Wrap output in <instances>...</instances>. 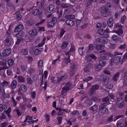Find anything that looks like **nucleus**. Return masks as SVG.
<instances>
[{
    "instance_id": "f257e3e1",
    "label": "nucleus",
    "mask_w": 127,
    "mask_h": 127,
    "mask_svg": "<svg viewBox=\"0 0 127 127\" xmlns=\"http://www.w3.org/2000/svg\"><path fill=\"white\" fill-rule=\"evenodd\" d=\"M32 14L34 15H38L39 18H41L43 16L42 12L41 9H37L36 7L33 8Z\"/></svg>"
},
{
    "instance_id": "f03ea898",
    "label": "nucleus",
    "mask_w": 127,
    "mask_h": 127,
    "mask_svg": "<svg viewBox=\"0 0 127 127\" xmlns=\"http://www.w3.org/2000/svg\"><path fill=\"white\" fill-rule=\"evenodd\" d=\"M11 52V50L10 49H7L4 50L2 53V54L0 56V58L1 57L3 56L4 57H6L8 56Z\"/></svg>"
},
{
    "instance_id": "7ed1b4c3",
    "label": "nucleus",
    "mask_w": 127,
    "mask_h": 127,
    "mask_svg": "<svg viewBox=\"0 0 127 127\" xmlns=\"http://www.w3.org/2000/svg\"><path fill=\"white\" fill-rule=\"evenodd\" d=\"M12 40L11 37L8 36L6 37L4 40V44L6 46H9L11 45Z\"/></svg>"
},
{
    "instance_id": "20e7f679",
    "label": "nucleus",
    "mask_w": 127,
    "mask_h": 127,
    "mask_svg": "<svg viewBox=\"0 0 127 127\" xmlns=\"http://www.w3.org/2000/svg\"><path fill=\"white\" fill-rule=\"evenodd\" d=\"M108 112L107 109L104 106L101 107L99 110V114L100 115L107 114Z\"/></svg>"
},
{
    "instance_id": "39448f33",
    "label": "nucleus",
    "mask_w": 127,
    "mask_h": 127,
    "mask_svg": "<svg viewBox=\"0 0 127 127\" xmlns=\"http://www.w3.org/2000/svg\"><path fill=\"white\" fill-rule=\"evenodd\" d=\"M116 27H118L120 28L118 31H113V32H115L118 34L119 35H120L121 34H122L123 33V31L122 29L121 28L122 27V25H119L118 24H116L115 25Z\"/></svg>"
},
{
    "instance_id": "423d86ee",
    "label": "nucleus",
    "mask_w": 127,
    "mask_h": 127,
    "mask_svg": "<svg viewBox=\"0 0 127 127\" xmlns=\"http://www.w3.org/2000/svg\"><path fill=\"white\" fill-rule=\"evenodd\" d=\"M99 88V86L98 85H95L92 87L89 91V93L90 95H92L95 93V90L98 89Z\"/></svg>"
},
{
    "instance_id": "0eeeda50",
    "label": "nucleus",
    "mask_w": 127,
    "mask_h": 127,
    "mask_svg": "<svg viewBox=\"0 0 127 127\" xmlns=\"http://www.w3.org/2000/svg\"><path fill=\"white\" fill-rule=\"evenodd\" d=\"M121 60V58L119 57H118L115 60L114 59H112L111 60V64L112 65L113 63L116 64H119Z\"/></svg>"
},
{
    "instance_id": "6e6552de",
    "label": "nucleus",
    "mask_w": 127,
    "mask_h": 127,
    "mask_svg": "<svg viewBox=\"0 0 127 127\" xmlns=\"http://www.w3.org/2000/svg\"><path fill=\"white\" fill-rule=\"evenodd\" d=\"M70 53L69 52H67L65 53L66 58H64V60L65 63L67 64L70 62Z\"/></svg>"
},
{
    "instance_id": "1a4fd4ad",
    "label": "nucleus",
    "mask_w": 127,
    "mask_h": 127,
    "mask_svg": "<svg viewBox=\"0 0 127 127\" xmlns=\"http://www.w3.org/2000/svg\"><path fill=\"white\" fill-rule=\"evenodd\" d=\"M120 117L121 116H118L115 117L114 115H112L108 118V121L109 122H112L113 121H115Z\"/></svg>"
},
{
    "instance_id": "9d476101",
    "label": "nucleus",
    "mask_w": 127,
    "mask_h": 127,
    "mask_svg": "<svg viewBox=\"0 0 127 127\" xmlns=\"http://www.w3.org/2000/svg\"><path fill=\"white\" fill-rule=\"evenodd\" d=\"M107 56L111 57L113 56V55L110 53L106 54L105 52L103 51L101 52L100 56L102 58H105L107 57Z\"/></svg>"
},
{
    "instance_id": "9b49d317",
    "label": "nucleus",
    "mask_w": 127,
    "mask_h": 127,
    "mask_svg": "<svg viewBox=\"0 0 127 127\" xmlns=\"http://www.w3.org/2000/svg\"><path fill=\"white\" fill-rule=\"evenodd\" d=\"M105 64L106 62L105 61H100L99 62V65L98 66V68H96V70L97 71H98L100 70L101 69V67H100V66L104 67L105 65Z\"/></svg>"
},
{
    "instance_id": "f8f14e48",
    "label": "nucleus",
    "mask_w": 127,
    "mask_h": 127,
    "mask_svg": "<svg viewBox=\"0 0 127 127\" xmlns=\"http://www.w3.org/2000/svg\"><path fill=\"white\" fill-rule=\"evenodd\" d=\"M124 95V93H122L121 94V95H120V97H118L117 98V104L120 106L121 105H122V96L123 95Z\"/></svg>"
},
{
    "instance_id": "ddd939ff",
    "label": "nucleus",
    "mask_w": 127,
    "mask_h": 127,
    "mask_svg": "<svg viewBox=\"0 0 127 127\" xmlns=\"http://www.w3.org/2000/svg\"><path fill=\"white\" fill-rule=\"evenodd\" d=\"M24 29V26L20 24L16 27L15 28L14 32H17L19 31L22 30Z\"/></svg>"
},
{
    "instance_id": "4468645a",
    "label": "nucleus",
    "mask_w": 127,
    "mask_h": 127,
    "mask_svg": "<svg viewBox=\"0 0 127 127\" xmlns=\"http://www.w3.org/2000/svg\"><path fill=\"white\" fill-rule=\"evenodd\" d=\"M101 14L104 17H107L109 15V12L108 10L107 9L105 8L101 10Z\"/></svg>"
},
{
    "instance_id": "2eb2a0df",
    "label": "nucleus",
    "mask_w": 127,
    "mask_h": 127,
    "mask_svg": "<svg viewBox=\"0 0 127 127\" xmlns=\"http://www.w3.org/2000/svg\"><path fill=\"white\" fill-rule=\"evenodd\" d=\"M29 34L32 37H34L37 35V31L36 29H34L32 30L31 31L29 32Z\"/></svg>"
},
{
    "instance_id": "dca6fc26",
    "label": "nucleus",
    "mask_w": 127,
    "mask_h": 127,
    "mask_svg": "<svg viewBox=\"0 0 127 127\" xmlns=\"http://www.w3.org/2000/svg\"><path fill=\"white\" fill-rule=\"evenodd\" d=\"M56 110H59V112L58 113V115H62L63 114H65V112L67 113V112L65 109H62L59 108H56Z\"/></svg>"
},
{
    "instance_id": "f3484780",
    "label": "nucleus",
    "mask_w": 127,
    "mask_h": 127,
    "mask_svg": "<svg viewBox=\"0 0 127 127\" xmlns=\"http://www.w3.org/2000/svg\"><path fill=\"white\" fill-rule=\"evenodd\" d=\"M0 66V70H2L6 69L8 68V67L6 65V62L2 63Z\"/></svg>"
},
{
    "instance_id": "a211bd4d",
    "label": "nucleus",
    "mask_w": 127,
    "mask_h": 127,
    "mask_svg": "<svg viewBox=\"0 0 127 127\" xmlns=\"http://www.w3.org/2000/svg\"><path fill=\"white\" fill-rule=\"evenodd\" d=\"M51 82L55 83H59V81L58 80V78L52 77L51 78Z\"/></svg>"
},
{
    "instance_id": "6ab92c4d",
    "label": "nucleus",
    "mask_w": 127,
    "mask_h": 127,
    "mask_svg": "<svg viewBox=\"0 0 127 127\" xmlns=\"http://www.w3.org/2000/svg\"><path fill=\"white\" fill-rule=\"evenodd\" d=\"M63 87L68 91L72 88L71 84L70 82H68L65 84Z\"/></svg>"
},
{
    "instance_id": "aec40b11",
    "label": "nucleus",
    "mask_w": 127,
    "mask_h": 127,
    "mask_svg": "<svg viewBox=\"0 0 127 127\" xmlns=\"http://www.w3.org/2000/svg\"><path fill=\"white\" fill-rule=\"evenodd\" d=\"M20 52L21 54L24 56L28 55V50L27 48L21 49Z\"/></svg>"
},
{
    "instance_id": "412c9836",
    "label": "nucleus",
    "mask_w": 127,
    "mask_h": 127,
    "mask_svg": "<svg viewBox=\"0 0 127 127\" xmlns=\"http://www.w3.org/2000/svg\"><path fill=\"white\" fill-rule=\"evenodd\" d=\"M17 82L15 80H13L12 82L10 87L12 89H15L17 85Z\"/></svg>"
},
{
    "instance_id": "4be33fe9",
    "label": "nucleus",
    "mask_w": 127,
    "mask_h": 127,
    "mask_svg": "<svg viewBox=\"0 0 127 127\" xmlns=\"http://www.w3.org/2000/svg\"><path fill=\"white\" fill-rule=\"evenodd\" d=\"M107 24L109 27H111L113 26V21L112 18H110L107 22Z\"/></svg>"
},
{
    "instance_id": "5701e85b",
    "label": "nucleus",
    "mask_w": 127,
    "mask_h": 127,
    "mask_svg": "<svg viewBox=\"0 0 127 127\" xmlns=\"http://www.w3.org/2000/svg\"><path fill=\"white\" fill-rule=\"evenodd\" d=\"M66 22L67 25L71 26H73L74 25V23L73 21L70 19L67 20Z\"/></svg>"
},
{
    "instance_id": "b1692460",
    "label": "nucleus",
    "mask_w": 127,
    "mask_h": 127,
    "mask_svg": "<svg viewBox=\"0 0 127 127\" xmlns=\"http://www.w3.org/2000/svg\"><path fill=\"white\" fill-rule=\"evenodd\" d=\"M54 9V6L53 5H49L47 8V11L49 12H52Z\"/></svg>"
},
{
    "instance_id": "393cba45",
    "label": "nucleus",
    "mask_w": 127,
    "mask_h": 127,
    "mask_svg": "<svg viewBox=\"0 0 127 127\" xmlns=\"http://www.w3.org/2000/svg\"><path fill=\"white\" fill-rule=\"evenodd\" d=\"M69 44L68 42L64 41L61 46V48L63 49H65Z\"/></svg>"
},
{
    "instance_id": "a878e982",
    "label": "nucleus",
    "mask_w": 127,
    "mask_h": 127,
    "mask_svg": "<svg viewBox=\"0 0 127 127\" xmlns=\"http://www.w3.org/2000/svg\"><path fill=\"white\" fill-rule=\"evenodd\" d=\"M20 90L23 92H25L27 91V88L25 85H22L20 86Z\"/></svg>"
},
{
    "instance_id": "bb28decb",
    "label": "nucleus",
    "mask_w": 127,
    "mask_h": 127,
    "mask_svg": "<svg viewBox=\"0 0 127 127\" xmlns=\"http://www.w3.org/2000/svg\"><path fill=\"white\" fill-rule=\"evenodd\" d=\"M38 67V68L42 69L43 67V63L42 60H40L37 63Z\"/></svg>"
},
{
    "instance_id": "cd10ccee",
    "label": "nucleus",
    "mask_w": 127,
    "mask_h": 127,
    "mask_svg": "<svg viewBox=\"0 0 127 127\" xmlns=\"http://www.w3.org/2000/svg\"><path fill=\"white\" fill-rule=\"evenodd\" d=\"M85 58L86 59H87L88 60H90L91 58L94 60L95 59L96 57L94 55L92 54L90 56L89 55L87 56Z\"/></svg>"
},
{
    "instance_id": "c85d7f7f",
    "label": "nucleus",
    "mask_w": 127,
    "mask_h": 127,
    "mask_svg": "<svg viewBox=\"0 0 127 127\" xmlns=\"http://www.w3.org/2000/svg\"><path fill=\"white\" fill-rule=\"evenodd\" d=\"M58 78L60 82L61 81L66 79L67 78V76L65 74H64L61 77H59Z\"/></svg>"
},
{
    "instance_id": "c756f323",
    "label": "nucleus",
    "mask_w": 127,
    "mask_h": 127,
    "mask_svg": "<svg viewBox=\"0 0 127 127\" xmlns=\"http://www.w3.org/2000/svg\"><path fill=\"white\" fill-rule=\"evenodd\" d=\"M97 0H88L87 2L86 5L88 6L91 4H94L95 2H96Z\"/></svg>"
},
{
    "instance_id": "7c9ffc66",
    "label": "nucleus",
    "mask_w": 127,
    "mask_h": 127,
    "mask_svg": "<svg viewBox=\"0 0 127 127\" xmlns=\"http://www.w3.org/2000/svg\"><path fill=\"white\" fill-rule=\"evenodd\" d=\"M103 82L104 84L106 85L109 82V78L108 77L105 76L104 77L103 79Z\"/></svg>"
},
{
    "instance_id": "2f4dec72",
    "label": "nucleus",
    "mask_w": 127,
    "mask_h": 127,
    "mask_svg": "<svg viewBox=\"0 0 127 127\" xmlns=\"http://www.w3.org/2000/svg\"><path fill=\"white\" fill-rule=\"evenodd\" d=\"M94 49V46L93 45L90 44L88 46V51L87 53H88L92 51Z\"/></svg>"
},
{
    "instance_id": "473e14b6",
    "label": "nucleus",
    "mask_w": 127,
    "mask_h": 127,
    "mask_svg": "<svg viewBox=\"0 0 127 127\" xmlns=\"http://www.w3.org/2000/svg\"><path fill=\"white\" fill-rule=\"evenodd\" d=\"M32 116H26L25 120L24 121V122H26L28 123V122L32 121Z\"/></svg>"
},
{
    "instance_id": "72a5a7b5",
    "label": "nucleus",
    "mask_w": 127,
    "mask_h": 127,
    "mask_svg": "<svg viewBox=\"0 0 127 127\" xmlns=\"http://www.w3.org/2000/svg\"><path fill=\"white\" fill-rule=\"evenodd\" d=\"M119 73L117 72L114 75L113 77V80L115 81H117L119 78Z\"/></svg>"
},
{
    "instance_id": "f704fd0d",
    "label": "nucleus",
    "mask_w": 127,
    "mask_h": 127,
    "mask_svg": "<svg viewBox=\"0 0 127 127\" xmlns=\"http://www.w3.org/2000/svg\"><path fill=\"white\" fill-rule=\"evenodd\" d=\"M18 81L19 82H24L25 81L24 77L22 76H18Z\"/></svg>"
},
{
    "instance_id": "c9c22d12",
    "label": "nucleus",
    "mask_w": 127,
    "mask_h": 127,
    "mask_svg": "<svg viewBox=\"0 0 127 127\" xmlns=\"http://www.w3.org/2000/svg\"><path fill=\"white\" fill-rule=\"evenodd\" d=\"M65 18L66 19H74L75 18V16L73 15L70 14L66 15L65 16Z\"/></svg>"
},
{
    "instance_id": "e433bc0d",
    "label": "nucleus",
    "mask_w": 127,
    "mask_h": 127,
    "mask_svg": "<svg viewBox=\"0 0 127 127\" xmlns=\"http://www.w3.org/2000/svg\"><path fill=\"white\" fill-rule=\"evenodd\" d=\"M16 18L18 20H20L22 18V16L20 14L19 12L17 11L16 13Z\"/></svg>"
},
{
    "instance_id": "4c0bfd02",
    "label": "nucleus",
    "mask_w": 127,
    "mask_h": 127,
    "mask_svg": "<svg viewBox=\"0 0 127 127\" xmlns=\"http://www.w3.org/2000/svg\"><path fill=\"white\" fill-rule=\"evenodd\" d=\"M104 48V46L102 45H96V48L98 50H101L103 49Z\"/></svg>"
},
{
    "instance_id": "58836bf2",
    "label": "nucleus",
    "mask_w": 127,
    "mask_h": 127,
    "mask_svg": "<svg viewBox=\"0 0 127 127\" xmlns=\"http://www.w3.org/2000/svg\"><path fill=\"white\" fill-rule=\"evenodd\" d=\"M97 106L96 105H94L90 108V109L92 111H96L97 110Z\"/></svg>"
},
{
    "instance_id": "ea45409f",
    "label": "nucleus",
    "mask_w": 127,
    "mask_h": 127,
    "mask_svg": "<svg viewBox=\"0 0 127 127\" xmlns=\"http://www.w3.org/2000/svg\"><path fill=\"white\" fill-rule=\"evenodd\" d=\"M14 64V61L12 59H9L8 62V64L10 66H12Z\"/></svg>"
},
{
    "instance_id": "a19ab883",
    "label": "nucleus",
    "mask_w": 127,
    "mask_h": 127,
    "mask_svg": "<svg viewBox=\"0 0 127 127\" xmlns=\"http://www.w3.org/2000/svg\"><path fill=\"white\" fill-rule=\"evenodd\" d=\"M84 47H82L79 48V51L80 54L82 55L84 53V51L83 50Z\"/></svg>"
},
{
    "instance_id": "79ce46f5",
    "label": "nucleus",
    "mask_w": 127,
    "mask_h": 127,
    "mask_svg": "<svg viewBox=\"0 0 127 127\" xmlns=\"http://www.w3.org/2000/svg\"><path fill=\"white\" fill-rule=\"evenodd\" d=\"M60 61V57L58 56L57 58L56 59L53 60L52 62V64H55L56 63L59 62Z\"/></svg>"
},
{
    "instance_id": "37998d69",
    "label": "nucleus",
    "mask_w": 127,
    "mask_h": 127,
    "mask_svg": "<svg viewBox=\"0 0 127 127\" xmlns=\"http://www.w3.org/2000/svg\"><path fill=\"white\" fill-rule=\"evenodd\" d=\"M7 108V106L4 104H0V109L2 110L6 109Z\"/></svg>"
},
{
    "instance_id": "c03bdc74",
    "label": "nucleus",
    "mask_w": 127,
    "mask_h": 127,
    "mask_svg": "<svg viewBox=\"0 0 127 127\" xmlns=\"http://www.w3.org/2000/svg\"><path fill=\"white\" fill-rule=\"evenodd\" d=\"M117 127H123L124 126L123 123L118 122L117 124Z\"/></svg>"
},
{
    "instance_id": "a18cd8bd",
    "label": "nucleus",
    "mask_w": 127,
    "mask_h": 127,
    "mask_svg": "<svg viewBox=\"0 0 127 127\" xmlns=\"http://www.w3.org/2000/svg\"><path fill=\"white\" fill-rule=\"evenodd\" d=\"M55 24L52 21H51L48 23L47 25L49 27H51L54 26Z\"/></svg>"
},
{
    "instance_id": "49530a36",
    "label": "nucleus",
    "mask_w": 127,
    "mask_h": 127,
    "mask_svg": "<svg viewBox=\"0 0 127 127\" xmlns=\"http://www.w3.org/2000/svg\"><path fill=\"white\" fill-rule=\"evenodd\" d=\"M9 83V82L5 81H4L2 84L3 87H5L7 86Z\"/></svg>"
},
{
    "instance_id": "de8ad7c7",
    "label": "nucleus",
    "mask_w": 127,
    "mask_h": 127,
    "mask_svg": "<svg viewBox=\"0 0 127 127\" xmlns=\"http://www.w3.org/2000/svg\"><path fill=\"white\" fill-rule=\"evenodd\" d=\"M46 40V39L45 38H44L42 40V43L38 45V46L39 47L42 46L45 44V41Z\"/></svg>"
},
{
    "instance_id": "09e8293b",
    "label": "nucleus",
    "mask_w": 127,
    "mask_h": 127,
    "mask_svg": "<svg viewBox=\"0 0 127 127\" xmlns=\"http://www.w3.org/2000/svg\"><path fill=\"white\" fill-rule=\"evenodd\" d=\"M68 91V90L63 87L61 91V94L62 95H64L67 93Z\"/></svg>"
},
{
    "instance_id": "8fccbe9b",
    "label": "nucleus",
    "mask_w": 127,
    "mask_h": 127,
    "mask_svg": "<svg viewBox=\"0 0 127 127\" xmlns=\"http://www.w3.org/2000/svg\"><path fill=\"white\" fill-rule=\"evenodd\" d=\"M70 4L66 3H62L61 5V6L62 7L64 8H67L69 6Z\"/></svg>"
},
{
    "instance_id": "3c124183",
    "label": "nucleus",
    "mask_w": 127,
    "mask_h": 127,
    "mask_svg": "<svg viewBox=\"0 0 127 127\" xmlns=\"http://www.w3.org/2000/svg\"><path fill=\"white\" fill-rule=\"evenodd\" d=\"M31 96L33 98H34L36 95V93L35 91L32 92L31 94Z\"/></svg>"
},
{
    "instance_id": "603ef678",
    "label": "nucleus",
    "mask_w": 127,
    "mask_h": 127,
    "mask_svg": "<svg viewBox=\"0 0 127 127\" xmlns=\"http://www.w3.org/2000/svg\"><path fill=\"white\" fill-rule=\"evenodd\" d=\"M71 116H73L75 115H78L79 114V112L77 110H75L73 112L71 113Z\"/></svg>"
},
{
    "instance_id": "864d4df0",
    "label": "nucleus",
    "mask_w": 127,
    "mask_h": 127,
    "mask_svg": "<svg viewBox=\"0 0 127 127\" xmlns=\"http://www.w3.org/2000/svg\"><path fill=\"white\" fill-rule=\"evenodd\" d=\"M91 67H86L84 69V71L85 72H89L91 69Z\"/></svg>"
},
{
    "instance_id": "5fc2aeb1",
    "label": "nucleus",
    "mask_w": 127,
    "mask_h": 127,
    "mask_svg": "<svg viewBox=\"0 0 127 127\" xmlns=\"http://www.w3.org/2000/svg\"><path fill=\"white\" fill-rule=\"evenodd\" d=\"M126 17L125 15L123 16L121 18V22L122 24H123L125 20L126 19Z\"/></svg>"
},
{
    "instance_id": "6e6d98bb",
    "label": "nucleus",
    "mask_w": 127,
    "mask_h": 127,
    "mask_svg": "<svg viewBox=\"0 0 127 127\" xmlns=\"http://www.w3.org/2000/svg\"><path fill=\"white\" fill-rule=\"evenodd\" d=\"M93 78L92 77H87V78L83 80V81L85 82H88V81H90Z\"/></svg>"
},
{
    "instance_id": "4d7b16f0",
    "label": "nucleus",
    "mask_w": 127,
    "mask_h": 127,
    "mask_svg": "<svg viewBox=\"0 0 127 127\" xmlns=\"http://www.w3.org/2000/svg\"><path fill=\"white\" fill-rule=\"evenodd\" d=\"M23 34L22 32H20L17 33L16 35V37H21L22 36Z\"/></svg>"
},
{
    "instance_id": "13d9d810",
    "label": "nucleus",
    "mask_w": 127,
    "mask_h": 127,
    "mask_svg": "<svg viewBox=\"0 0 127 127\" xmlns=\"http://www.w3.org/2000/svg\"><path fill=\"white\" fill-rule=\"evenodd\" d=\"M58 120V122L59 124H60L62 122V117L61 116L58 117L57 118Z\"/></svg>"
},
{
    "instance_id": "bf43d9fd",
    "label": "nucleus",
    "mask_w": 127,
    "mask_h": 127,
    "mask_svg": "<svg viewBox=\"0 0 127 127\" xmlns=\"http://www.w3.org/2000/svg\"><path fill=\"white\" fill-rule=\"evenodd\" d=\"M11 101L14 104V105L15 106L17 104L14 98L13 97H11Z\"/></svg>"
},
{
    "instance_id": "052dcab7",
    "label": "nucleus",
    "mask_w": 127,
    "mask_h": 127,
    "mask_svg": "<svg viewBox=\"0 0 127 127\" xmlns=\"http://www.w3.org/2000/svg\"><path fill=\"white\" fill-rule=\"evenodd\" d=\"M27 83L29 84H31L32 83V81L30 78H28L27 79Z\"/></svg>"
},
{
    "instance_id": "680f3d73",
    "label": "nucleus",
    "mask_w": 127,
    "mask_h": 127,
    "mask_svg": "<svg viewBox=\"0 0 127 127\" xmlns=\"http://www.w3.org/2000/svg\"><path fill=\"white\" fill-rule=\"evenodd\" d=\"M39 1H38L37 2V4H38V5H39V3L40 4V5H42V4L44 3L45 2V0H39Z\"/></svg>"
},
{
    "instance_id": "e2e57ef3",
    "label": "nucleus",
    "mask_w": 127,
    "mask_h": 127,
    "mask_svg": "<svg viewBox=\"0 0 127 127\" xmlns=\"http://www.w3.org/2000/svg\"><path fill=\"white\" fill-rule=\"evenodd\" d=\"M43 84V82H42L41 84V85H40V87L41 88L42 87H43V88L44 89V90H45L46 89V87L47 86V83L46 82L44 83V86H42V85Z\"/></svg>"
},
{
    "instance_id": "0e129e2a",
    "label": "nucleus",
    "mask_w": 127,
    "mask_h": 127,
    "mask_svg": "<svg viewBox=\"0 0 127 127\" xmlns=\"http://www.w3.org/2000/svg\"><path fill=\"white\" fill-rule=\"evenodd\" d=\"M2 95H3L5 98H7L9 96V95L8 94H6L4 91H3L2 92Z\"/></svg>"
},
{
    "instance_id": "69168bd1",
    "label": "nucleus",
    "mask_w": 127,
    "mask_h": 127,
    "mask_svg": "<svg viewBox=\"0 0 127 127\" xmlns=\"http://www.w3.org/2000/svg\"><path fill=\"white\" fill-rule=\"evenodd\" d=\"M65 32V31L64 29H62L61 30V32L60 33V36L61 37H62L63 35H64V33Z\"/></svg>"
},
{
    "instance_id": "338daca9",
    "label": "nucleus",
    "mask_w": 127,
    "mask_h": 127,
    "mask_svg": "<svg viewBox=\"0 0 127 127\" xmlns=\"http://www.w3.org/2000/svg\"><path fill=\"white\" fill-rule=\"evenodd\" d=\"M98 32L100 34H103L104 33V31L102 29H101L98 31Z\"/></svg>"
},
{
    "instance_id": "774afa93",
    "label": "nucleus",
    "mask_w": 127,
    "mask_h": 127,
    "mask_svg": "<svg viewBox=\"0 0 127 127\" xmlns=\"http://www.w3.org/2000/svg\"><path fill=\"white\" fill-rule=\"evenodd\" d=\"M70 11V10L69 9H66L65 10L64 13L66 14H68L69 13Z\"/></svg>"
}]
</instances>
